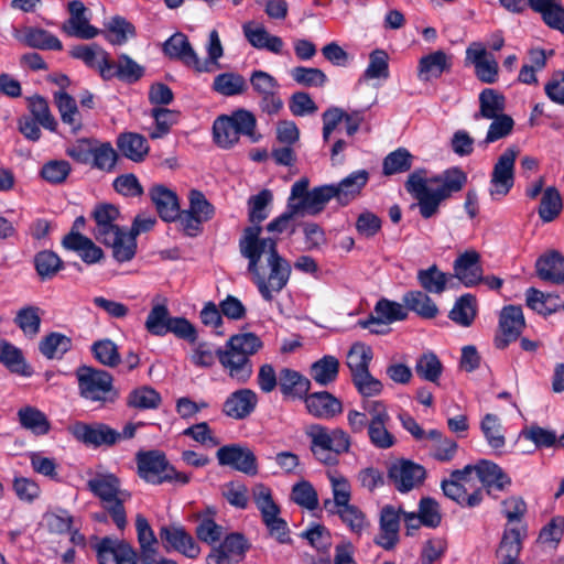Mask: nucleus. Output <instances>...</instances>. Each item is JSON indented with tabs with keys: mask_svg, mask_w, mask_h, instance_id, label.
<instances>
[{
	"mask_svg": "<svg viewBox=\"0 0 564 564\" xmlns=\"http://www.w3.org/2000/svg\"><path fill=\"white\" fill-rule=\"evenodd\" d=\"M279 387L283 395L303 399L311 389V381L290 368H283L279 373Z\"/></svg>",
	"mask_w": 564,
	"mask_h": 564,
	"instance_id": "72a5a7b5",
	"label": "nucleus"
},
{
	"mask_svg": "<svg viewBox=\"0 0 564 564\" xmlns=\"http://www.w3.org/2000/svg\"><path fill=\"white\" fill-rule=\"evenodd\" d=\"M117 161L118 154L109 142H97L89 164L93 169L110 173L115 170Z\"/></svg>",
	"mask_w": 564,
	"mask_h": 564,
	"instance_id": "052dcab7",
	"label": "nucleus"
},
{
	"mask_svg": "<svg viewBox=\"0 0 564 564\" xmlns=\"http://www.w3.org/2000/svg\"><path fill=\"white\" fill-rule=\"evenodd\" d=\"M372 358L370 347L356 343L347 354V366L350 369L351 378L369 370V362Z\"/></svg>",
	"mask_w": 564,
	"mask_h": 564,
	"instance_id": "680f3d73",
	"label": "nucleus"
},
{
	"mask_svg": "<svg viewBox=\"0 0 564 564\" xmlns=\"http://www.w3.org/2000/svg\"><path fill=\"white\" fill-rule=\"evenodd\" d=\"M451 67L449 57L443 51H435L419 61V77L423 82L440 77Z\"/></svg>",
	"mask_w": 564,
	"mask_h": 564,
	"instance_id": "a19ab883",
	"label": "nucleus"
},
{
	"mask_svg": "<svg viewBox=\"0 0 564 564\" xmlns=\"http://www.w3.org/2000/svg\"><path fill=\"white\" fill-rule=\"evenodd\" d=\"M305 434L311 441L312 454L325 465H336L338 456L350 451V436L341 429L329 430L321 424H311L306 427Z\"/></svg>",
	"mask_w": 564,
	"mask_h": 564,
	"instance_id": "39448f33",
	"label": "nucleus"
},
{
	"mask_svg": "<svg viewBox=\"0 0 564 564\" xmlns=\"http://www.w3.org/2000/svg\"><path fill=\"white\" fill-rule=\"evenodd\" d=\"M160 539L166 550L171 547L188 558H196L200 553L199 545L182 527H162Z\"/></svg>",
	"mask_w": 564,
	"mask_h": 564,
	"instance_id": "aec40b11",
	"label": "nucleus"
},
{
	"mask_svg": "<svg viewBox=\"0 0 564 564\" xmlns=\"http://www.w3.org/2000/svg\"><path fill=\"white\" fill-rule=\"evenodd\" d=\"M113 236L109 242H102L112 249L113 258L118 262L132 260L137 252V239L121 228L115 231Z\"/></svg>",
	"mask_w": 564,
	"mask_h": 564,
	"instance_id": "a18cd8bd",
	"label": "nucleus"
},
{
	"mask_svg": "<svg viewBox=\"0 0 564 564\" xmlns=\"http://www.w3.org/2000/svg\"><path fill=\"white\" fill-rule=\"evenodd\" d=\"M476 299L471 294L462 295L454 304L449 312V318L463 327H468L473 324L476 317Z\"/></svg>",
	"mask_w": 564,
	"mask_h": 564,
	"instance_id": "864d4df0",
	"label": "nucleus"
},
{
	"mask_svg": "<svg viewBox=\"0 0 564 564\" xmlns=\"http://www.w3.org/2000/svg\"><path fill=\"white\" fill-rule=\"evenodd\" d=\"M388 478L399 492L419 488L426 478V469L410 459H398L388 469Z\"/></svg>",
	"mask_w": 564,
	"mask_h": 564,
	"instance_id": "9d476101",
	"label": "nucleus"
},
{
	"mask_svg": "<svg viewBox=\"0 0 564 564\" xmlns=\"http://www.w3.org/2000/svg\"><path fill=\"white\" fill-rule=\"evenodd\" d=\"M466 182L467 175L458 167L430 178L425 170H416L409 175L405 189L417 200L420 215L429 219L438 213L441 203L460 192Z\"/></svg>",
	"mask_w": 564,
	"mask_h": 564,
	"instance_id": "7ed1b4c3",
	"label": "nucleus"
},
{
	"mask_svg": "<svg viewBox=\"0 0 564 564\" xmlns=\"http://www.w3.org/2000/svg\"><path fill=\"white\" fill-rule=\"evenodd\" d=\"M15 39L25 46L37 50L62 51V42L48 31L41 28L26 26L21 33H17Z\"/></svg>",
	"mask_w": 564,
	"mask_h": 564,
	"instance_id": "c756f323",
	"label": "nucleus"
},
{
	"mask_svg": "<svg viewBox=\"0 0 564 564\" xmlns=\"http://www.w3.org/2000/svg\"><path fill=\"white\" fill-rule=\"evenodd\" d=\"M538 276L555 284L564 283V257L557 251L541 256L535 263Z\"/></svg>",
	"mask_w": 564,
	"mask_h": 564,
	"instance_id": "2f4dec72",
	"label": "nucleus"
},
{
	"mask_svg": "<svg viewBox=\"0 0 564 564\" xmlns=\"http://www.w3.org/2000/svg\"><path fill=\"white\" fill-rule=\"evenodd\" d=\"M402 301L406 311H412L422 318L432 319L438 314L437 305L425 291H409L403 295Z\"/></svg>",
	"mask_w": 564,
	"mask_h": 564,
	"instance_id": "4c0bfd02",
	"label": "nucleus"
},
{
	"mask_svg": "<svg viewBox=\"0 0 564 564\" xmlns=\"http://www.w3.org/2000/svg\"><path fill=\"white\" fill-rule=\"evenodd\" d=\"M74 58L83 61L88 67L96 69L101 76V72L108 67L110 55L97 44L77 45L70 51Z\"/></svg>",
	"mask_w": 564,
	"mask_h": 564,
	"instance_id": "c9c22d12",
	"label": "nucleus"
},
{
	"mask_svg": "<svg viewBox=\"0 0 564 564\" xmlns=\"http://www.w3.org/2000/svg\"><path fill=\"white\" fill-rule=\"evenodd\" d=\"M99 564H138L135 550L127 542L106 536L96 546Z\"/></svg>",
	"mask_w": 564,
	"mask_h": 564,
	"instance_id": "2eb2a0df",
	"label": "nucleus"
},
{
	"mask_svg": "<svg viewBox=\"0 0 564 564\" xmlns=\"http://www.w3.org/2000/svg\"><path fill=\"white\" fill-rule=\"evenodd\" d=\"M135 460L140 478L152 485L164 482L163 477L170 465L164 453L155 449L139 452Z\"/></svg>",
	"mask_w": 564,
	"mask_h": 564,
	"instance_id": "dca6fc26",
	"label": "nucleus"
},
{
	"mask_svg": "<svg viewBox=\"0 0 564 564\" xmlns=\"http://www.w3.org/2000/svg\"><path fill=\"white\" fill-rule=\"evenodd\" d=\"M519 148L511 145L507 148L498 158L491 173L490 195L506 196L514 183V163L519 155Z\"/></svg>",
	"mask_w": 564,
	"mask_h": 564,
	"instance_id": "9b49d317",
	"label": "nucleus"
},
{
	"mask_svg": "<svg viewBox=\"0 0 564 564\" xmlns=\"http://www.w3.org/2000/svg\"><path fill=\"white\" fill-rule=\"evenodd\" d=\"M308 413L317 419L329 420L343 412V403L327 391L306 393L303 398Z\"/></svg>",
	"mask_w": 564,
	"mask_h": 564,
	"instance_id": "5701e85b",
	"label": "nucleus"
},
{
	"mask_svg": "<svg viewBox=\"0 0 564 564\" xmlns=\"http://www.w3.org/2000/svg\"><path fill=\"white\" fill-rule=\"evenodd\" d=\"M135 528L141 551L140 561L142 564H151L150 561H152V556L158 554V551L154 547L158 540L148 520L142 514L137 516Z\"/></svg>",
	"mask_w": 564,
	"mask_h": 564,
	"instance_id": "37998d69",
	"label": "nucleus"
},
{
	"mask_svg": "<svg viewBox=\"0 0 564 564\" xmlns=\"http://www.w3.org/2000/svg\"><path fill=\"white\" fill-rule=\"evenodd\" d=\"M444 495L462 507H476L482 500L481 489H475L468 494L464 484H458L452 479H445L441 484Z\"/></svg>",
	"mask_w": 564,
	"mask_h": 564,
	"instance_id": "79ce46f5",
	"label": "nucleus"
},
{
	"mask_svg": "<svg viewBox=\"0 0 564 564\" xmlns=\"http://www.w3.org/2000/svg\"><path fill=\"white\" fill-rule=\"evenodd\" d=\"M563 203L558 189L554 186L546 187L542 193L539 206V216L544 223L553 221L562 212Z\"/></svg>",
	"mask_w": 564,
	"mask_h": 564,
	"instance_id": "5fc2aeb1",
	"label": "nucleus"
},
{
	"mask_svg": "<svg viewBox=\"0 0 564 564\" xmlns=\"http://www.w3.org/2000/svg\"><path fill=\"white\" fill-rule=\"evenodd\" d=\"M414 369L423 380L437 383L443 372V365L435 354L425 352L417 358Z\"/></svg>",
	"mask_w": 564,
	"mask_h": 564,
	"instance_id": "bf43d9fd",
	"label": "nucleus"
},
{
	"mask_svg": "<svg viewBox=\"0 0 564 564\" xmlns=\"http://www.w3.org/2000/svg\"><path fill=\"white\" fill-rule=\"evenodd\" d=\"M427 437L433 442L432 456L438 462H449L457 452V443L448 437L443 436L438 430L427 432Z\"/></svg>",
	"mask_w": 564,
	"mask_h": 564,
	"instance_id": "e2e57ef3",
	"label": "nucleus"
},
{
	"mask_svg": "<svg viewBox=\"0 0 564 564\" xmlns=\"http://www.w3.org/2000/svg\"><path fill=\"white\" fill-rule=\"evenodd\" d=\"M400 517L391 506L382 508L380 513V533L376 543L384 550H391L399 541Z\"/></svg>",
	"mask_w": 564,
	"mask_h": 564,
	"instance_id": "cd10ccee",
	"label": "nucleus"
},
{
	"mask_svg": "<svg viewBox=\"0 0 564 564\" xmlns=\"http://www.w3.org/2000/svg\"><path fill=\"white\" fill-rule=\"evenodd\" d=\"M163 51L172 59L181 61L184 65L196 70L199 65V57L192 47L187 36L183 33H175L167 39L163 45ZM203 64H200L202 66Z\"/></svg>",
	"mask_w": 564,
	"mask_h": 564,
	"instance_id": "bb28decb",
	"label": "nucleus"
},
{
	"mask_svg": "<svg viewBox=\"0 0 564 564\" xmlns=\"http://www.w3.org/2000/svg\"><path fill=\"white\" fill-rule=\"evenodd\" d=\"M413 155L405 149L399 148L389 153L382 163V171L384 175H393L406 172L412 166Z\"/></svg>",
	"mask_w": 564,
	"mask_h": 564,
	"instance_id": "338daca9",
	"label": "nucleus"
},
{
	"mask_svg": "<svg viewBox=\"0 0 564 564\" xmlns=\"http://www.w3.org/2000/svg\"><path fill=\"white\" fill-rule=\"evenodd\" d=\"M120 213L119 209L111 204H102L95 208L94 219L96 227L94 229V236L99 242H109L113 239L115 231L120 229L115 221L118 219Z\"/></svg>",
	"mask_w": 564,
	"mask_h": 564,
	"instance_id": "393cba45",
	"label": "nucleus"
},
{
	"mask_svg": "<svg viewBox=\"0 0 564 564\" xmlns=\"http://www.w3.org/2000/svg\"><path fill=\"white\" fill-rule=\"evenodd\" d=\"M506 98L499 91L492 88H485L479 94V111L474 115L477 120L479 118L491 119L505 113Z\"/></svg>",
	"mask_w": 564,
	"mask_h": 564,
	"instance_id": "58836bf2",
	"label": "nucleus"
},
{
	"mask_svg": "<svg viewBox=\"0 0 564 564\" xmlns=\"http://www.w3.org/2000/svg\"><path fill=\"white\" fill-rule=\"evenodd\" d=\"M525 535V524H516L514 527L506 528L498 550L501 564H520L517 558L522 547V539Z\"/></svg>",
	"mask_w": 564,
	"mask_h": 564,
	"instance_id": "a878e982",
	"label": "nucleus"
},
{
	"mask_svg": "<svg viewBox=\"0 0 564 564\" xmlns=\"http://www.w3.org/2000/svg\"><path fill=\"white\" fill-rule=\"evenodd\" d=\"M54 100L62 121L69 126L73 133H77L82 129L83 123L76 100L63 90L54 93Z\"/></svg>",
	"mask_w": 564,
	"mask_h": 564,
	"instance_id": "ea45409f",
	"label": "nucleus"
},
{
	"mask_svg": "<svg viewBox=\"0 0 564 564\" xmlns=\"http://www.w3.org/2000/svg\"><path fill=\"white\" fill-rule=\"evenodd\" d=\"M368 180L369 173L366 170H358L343 178L338 184H334L335 191L338 193L336 194L337 202L341 205L349 204L360 194Z\"/></svg>",
	"mask_w": 564,
	"mask_h": 564,
	"instance_id": "473e14b6",
	"label": "nucleus"
},
{
	"mask_svg": "<svg viewBox=\"0 0 564 564\" xmlns=\"http://www.w3.org/2000/svg\"><path fill=\"white\" fill-rule=\"evenodd\" d=\"M62 243L66 249L78 252L82 260L88 264L96 263L104 257L101 248L79 232L70 231L64 237Z\"/></svg>",
	"mask_w": 564,
	"mask_h": 564,
	"instance_id": "7c9ffc66",
	"label": "nucleus"
},
{
	"mask_svg": "<svg viewBox=\"0 0 564 564\" xmlns=\"http://www.w3.org/2000/svg\"><path fill=\"white\" fill-rule=\"evenodd\" d=\"M454 276L465 286L471 288L481 281L482 269L480 256L475 250H467L454 261Z\"/></svg>",
	"mask_w": 564,
	"mask_h": 564,
	"instance_id": "b1692460",
	"label": "nucleus"
},
{
	"mask_svg": "<svg viewBox=\"0 0 564 564\" xmlns=\"http://www.w3.org/2000/svg\"><path fill=\"white\" fill-rule=\"evenodd\" d=\"M29 110L32 113V119L36 120L40 126L52 132L56 131L57 121L52 115L45 98L39 95L30 97Z\"/></svg>",
	"mask_w": 564,
	"mask_h": 564,
	"instance_id": "0e129e2a",
	"label": "nucleus"
},
{
	"mask_svg": "<svg viewBox=\"0 0 564 564\" xmlns=\"http://www.w3.org/2000/svg\"><path fill=\"white\" fill-rule=\"evenodd\" d=\"M262 227H246L239 239V252L248 260L247 272L265 302H272L289 283L292 265L280 254L278 240L261 237Z\"/></svg>",
	"mask_w": 564,
	"mask_h": 564,
	"instance_id": "f257e3e1",
	"label": "nucleus"
},
{
	"mask_svg": "<svg viewBox=\"0 0 564 564\" xmlns=\"http://www.w3.org/2000/svg\"><path fill=\"white\" fill-rule=\"evenodd\" d=\"M327 476L332 486L333 500H325L324 508L328 511V509H338L349 505L351 490L347 478L336 471H329Z\"/></svg>",
	"mask_w": 564,
	"mask_h": 564,
	"instance_id": "49530a36",
	"label": "nucleus"
},
{
	"mask_svg": "<svg viewBox=\"0 0 564 564\" xmlns=\"http://www.w3.org/2000/svg\"><path fill=\"white\" fill-rule=\"evenodd\" d=\"M262 347L261 339L252 333L232 335L223 347L213 348L199 343L193 349L191 361L199 368H210L216 359L225 373L236 383H247L253 373L251 356Z\"/></svg>",
	"mask_w": 564,
	"mask_h": 564,
	"instance_id": "f03ea898",
	"label": "nucleus"
},
{
	"mask_svg": "<svg viewBox=\"0 0 564 564\" xmlns=\"http://www.w3.org/2000/svg\"><path fill=\"white\" fill-rule=\"evenodd\" d=\"M21 425L36 435H44L50 431V422L45 414L36 408L25 406L18 412Z\"/></svg>",
	"mask_w": 564,
	"mask_h": 564,
	"instance_id": "13d9d810",
	"label": "nucleus"
},
{
	"mask_svg": "<svg viewBox=\"0 0 564 564\" xmlns=\"http://www.w3.org/2000/svg\"><path fill=\"white\" fill-rule=\"evenodd\" d=\"M72 348V339L57 332H53L39 344L41 354L47 359L62 358Z\"/></svg>",
	"mask_w": 564,
	"mask_h": 564,
	"instance_id": "3c124183",
	"label": "nucleus"
},
{
	"mask_svg": "<svg viewBox=\"0 0 564 564\" xmlns=\"http://www.w3.org/2000/svg\"><path fill=\"white\" fill-rule=\"evenodd\" d=\"M258 395L248 388L231 392L223 404V413L234 420L247 419L257 408Z\"/></svg>",
	"mask_w": 564,
	"mask_h": 564,
	"instance_id": "a211bd4d",
	"label": "nucleus"
},
{
	"mask_svg": "<svg viewBox=\"0 0 564 564\" xmlns=\"http://www.w3.org/2000/svg\"><path fill=\"white\" fill-rule=\"evenodd\" d=\"M161 402L160 393L149 386L133 389L127 398V405L139 410L158 409Z\"/></svg>",
	"mask_w": 564,
	"mask_h": 564,
	"instance_id": "6e6d98bb",
	"label": "nucleus"
},
{
	"mask_svg": "<svg viewBox=\"0 0 564 564\" xmlns=\"http://www.w3.org/2000/svg\"><path fill=\"white\" fill-rule=\"evenodd\" d=\"M150 198L158 214L164 221H173L180 215V205L176 194L164 185H154L150 189Z\"/></svg>",
	"mask_w": 564,
	"mask_h": 564,
	"instance_id": "c85d7f7f",
	"label": "nucleus"
},
{
	"mask_svg": "<svg viewBox=\"0 0 564 564\" xmlns=\"http://www.w3.org/2000/svg\"><path fill=\"white\" fill-rule=\"evenodd\" d=\"M476 466V475L489 496L506 491L511 486V478L496 463L481 459Z\"/></svg>",
	"mask_w": 564,
	"mask_h": 564,
	"instance_id": "6ab92c4d",
	"label": "nucleus"
},
{
	"mask_svg": "<svg viewBox=\"0 0 564 564\" xmlns=\"http://www.w3.org/2000/svg\"><path fill=\"white\" fill-rule=\"evenodd\" d=\"M329 513L337 514L350 532L360 535L369 525L366 514L355 505H346L338 509H328Z\"/></svg>",
	"mask_w": 564,
	"mask_h": 564,
	"instance_id": "603ef678",
	"label": "nucleus"
},
{
	"mask_svg": "<svg viewBox=\"0 0 564 564\" xmlns=\"http://www.w3.org/2000/svg\"><path fill=\"white\" fill-rule=\"evenodd\" d=\"M207 51V58L205 61H202L199 58V64L205 65H197L196 72L197 73H212L215 69H218L220 67L219 58L224 55V47L220 42L219 34L216 30H212L208 35V42L206 45Z\"/></svg>",
	"mask_w": 564,
	"mask_h": 564,
	"instance_id": "4d7b16f0",
	"label": "nucleus"
},
{
	"mask_svg": "<svg viewBox=\"0 0 564 564\" xmlns=\"http://www.w3.org/2000/svg\"><path fill=\"white\" fill-rule=\"evenodd\" d=\"M273 200V194L270 189H262L257 195L248 199V219L250 227H262L260 224L269 217L268 207Z\"/></svg>",
	"mask_w": 564,
	"mask_h": 564,
	"instance_id": "de8ad7c7",
	"label": "nucleus"
},
{
	"mask_svg": "<svg viewBox=\"0 0 564 564\" xmlns=\"http://www.w3.org/2000/svg\"><path fill=\"white\" fill-rule=\"evenodd\" d=\"M257 120L252 112L238 109L231 115L219 116L213 124L215 143L221 149H230L238 143L240 135H247L252 142L258 141Z\"/></svg>",
	"mask_w": 564,
	"mask_h": 564,
	"instance_id": "423d86ee",
	"label": "nucleus"
},
{
	"mask_svg": "<svg viewBox=\"0 0 564 564\" xmlns=\"http://www.w3.org/2000/svg\"><path fill=\"white\" fill-rule=\"evenodd\" d=\"M143 75L144 67L126 53L119 54L116 62L110 58L108 67L101 72V78L105 80L118 78L129 84L137 83Z\"/></svg>",
	"mask_w": 564,
	"mask_h": 564,
	"instance_id": "4be33fe9",
	"label": "nucleus"
},
{
	"mask_svg": "<svg viewBox=\"0 0 564 564\" xmlns=\"http://www.w3.org/2000/svg\"><path fill=\"white\" fill-rule=\"evenodd\" d=\"M525 327L522 308L517 305L505 306L499 315L498 333L495 337V346L505 349L510 343L516 341Z\"/></svg>",
	"mask_w": 564,
	"mask_h": 564,
	"instance_id": "f8f14e48",
	"label": "nucleus"
},
{
	"mask_svg": "<svg viewBox=\"0 0 564 564\" xmlns=\"http://www.w3.org/2000/svg\"><path fill=\"white\" fill-rule=\"evenodd\" d=\"M310 180L301 177L291 187L290 198L300 208L301 215L304 217L316 216L321 214L327 203L336 198L338 194L335 191L334 184H326L308 189Z\"/></svg>",
	"mask_w": 564,
	"mask_h": 564,
	"instance_id": "1a4fd4ad",
	"label": "nucleus"
},
{
	"mask_svg": "<svg viewBox=\"0 0 564 564\" xmlns=\"http://www.w3.org/2000/svg\"><path fill=\"white\" fill-rule=\"evenodd\" d=\"M145 329L154 336L174 334L181 339L195 343L197 332L194 325L185 317H172L165 304H154L145 319Z\"/></svg>",
	"mask_w": 564,
	"mask_h": 564,
	"instance_id": "6e6552de",
	"label": "nucleus"
},
{
	"mask_svg": "<svg viewBox=\"0 0 564 564\" xmlns=\"http://www.w3.org/2000/svg\"><path fill=\"white\" fill-rule=\"evenodd\" d=\"M339 373V361L336 357L326 355L312 364L311 378L319 386L326 387L336 381Z\"/></svg>",
	"mask_w": 564,
	"mask_h": 564,
	"instance_id": "c03bdc74",
	"label": "nucleus"
},
{
	"mask_svg": "<svg viewBox=\"0 0 564 564\" xmlns=\"http://www.w3.org/2000/svg\"><path fill=\"white\" fill-rule=\"evenodd\" d=\"M88 490L100 500L101 507L111 517L118 529L127 525L124 503L131 494L121 487L120 479L111 473L96 474L87 481Z\"/></svg>",
	"mask_w": 564,
	"mask_h": 564,
	"instance_id": "20e7f679",
	"label": "nucleus"
},
{
	"mask_svg": "<svg viewBox=\"0 0 564 564\" xmlns=\"http://www.w3.org/2000/svg\"><path fill=\"white\" fill-rule=\"evenodd\" d=\"M79 395L85 400L98 403L100 406L115 403L119 397L113 387L112 376L101 369L80 366L76 370Z\"/></svg>",
	"mask_w": 564,
	"mask_h": 564,
	"instance_id": "0eeeda50",
	"label": "nucleus"
},
{
	"mask_svg": "<svg viewBox=\"0 0 564 564\" xmlns=\"http://www.w3.org/2000/svg\"><path fill=\"white\" fill-rule=\"evenodd\" d=\"M466 58L474 67L477 78L486 84H494L498 79V63L494 55L488 53L481 43L474 42L466 50Z\"/></svg>",
	"mask_w": 564,
	"mask_h": 564,
	"instance_id": "f3484780",
	"label": "nucleus"
},
{
	"mask_svg": "<svg viewBox=\"0 0 564 564\" xmlns=\"http://www.w3.org/2000/svg\"><path fill=\"white\" fill-rule=\"evenodd\" d=\"M69 432L77 441L96 447L111 446L120 441V433L104 423L76 422L69 427Z\"/></svg>",
	"mask_w": 564,
	"mask_h": 564,
	"instance_id": "ddd939ff",
	"label": "nucleus"
},
{
	"mask_svg": "<svg viewBox=\"0 0 564 564\" xmlns=\"http://www.w3.org/2000/svg\"><path fill=\"white\" fill-rule=\"evenodd\" d=\"M416 279L423 291L442 294L446 290L449 276L442 272L436 264L417 271Z\"/></svg>",
	"mask_w": 564,
	"mask_h": 564,
	"instance_id": "8fccbe9b",
	"label": "nucleus"
},
{
	"mask_svg": "<svg viewBox=\"0 0 564 564\" xmlns=\"http://www.w3.org/2000/svg\"><path fill=\"white\" fill-rule=\"evenodd\" d=\"M117 147L123 156L133 162H142L150 149L148 140L134 132L121 133L117 139Z\"/></svg>",
	"mask_w": 564,
	"mask_h": 564,
	"instance_id": "f704fd0d",
	"label": "nucleus"
},
{
	"mask_svg": "<svg viewBox=\"0 0 564 564\" xmlns=\"http://www.w3.org/2000/svg\"><path fill=\"white\" fill-rule=\"evenodd\" d=\"M216 457L219 465L229 466L247 475L258 473L257 458L252 451L239 444H231L220 447Z\"/></svg>",
	"mask_w": 564,
	"mask_h": 564,
	"instance_id": "4468645a",
	"label": "nucleus"
},
{
	"mask_svg": "<svg viewBox=\"0 0 564 564\" xmlns=\"http://www.w3.org/2000/svg\"><path fill=\"white\" fill-rule=\"evenodd\" d=\"M0 362L11 372L22 377L32 376L33 371L25 361L21 349L6 339L0 338Z\"/></svg>",
	"mask_w": 564,
	"mask_h": 564,
	"instance_id": "e433bc0d",
	"label": "nucleus"
},
{
	"mask_svg": "<svg viewBox=\"0 0 564 564\" xmlns=\"http://www.w3.org/2000/svg\"><path fill=\"white\" fill-rule=\"evenodd\" d=\"M408 317V311L405 305L403 306L401 303L390 301L388 299L379 300L371 315L360 322L362 327H371V326H382L384 328V324H392L399 321H404Z\"/></svg>",
	"mask_w": 564,
	"mask_h": 564,
	"instance_id": "412c9836",
	"label": "nucleus"
},
{
	"mask_svg": "<svg viewBox=\"0 0 564 564\" xmlns=\"http://www.w3.org/2000/svg\"><path fill=\"white\" fill-rule=\"evenodd\" d=\"M480 429L484 436L494 449L502 448L506 444V438L502 433V425L500 419L495 414H486L481 420Z\"/></svg>",
	"mask_w": 564,
	"mask_h": 564,
	"instance_id": "774afa93",
	"label": "nucleus"
},
{
	"mask_svg": "<svg viewBox=\"0 0 564 564\" xmlns=\"http://www.w3.org/2000/svg\"><path fill=\"white\" fill-rule=\"evenodd\" d=\"M252 500L260 511L262 520L280 513V507L274 502L272 491L263 484H257L251 490Z\"/></svg>",
	"mask_w": 564,
	"mask_h": 564,
	"instance_id": "69168bd1",
	"label": "nucleus"
},
{
	"mask_svg": "<svg viewBox=\"0 0 564 564\" xmlns=\"http://www.w3.org/2000/svg\"><path fill=\"white\" fill-rule=\"evenodd\" d=\"M247 88L245 77L235 72L221 73L213 82V89L226 97L241 95L246 93Z\"/></svg>",
	"mask_w": 564,
	"mask_h": 564,
	"instance_id": "09e8293b",
	"label": "nucleus"
}]
</instances>
